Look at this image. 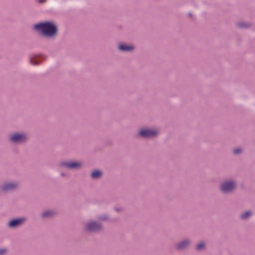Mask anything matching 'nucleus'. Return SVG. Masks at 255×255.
I'll return each mask as SVG.
<instances>
[{"label": "nucleus", "mask_w": 255, "mask_h": 255, "mask_svg": "<svg viewBox=\"0 0 255 255\" xmlns=\"http://www.w3.org/2000/svg\"><path fill=\"white\" fill-rule=\"evenodd\" d=\"M34 28L45 36H52L56 34L57 28L51 22H47L34 25Z\"/></svg>", "instance_id": "nucleus-1"}, {"label": "nucleus", "mask_w": 255, "mask_h": 255, "mask_svg": "<svg viewBox=\"0 0 255 255\" xmlns=\"http://www.w3.org/2000/svg\"><path fill=\"white\" fill-rule=\"evenodd\" d=\"M157 134V131L149 128H144L139 131V134L143 137H152Z\"/></svg>", "instance_id": "nucleus-2"}, {"label": "nucleus", "mask_w": 255, "mask_h": 255, "mask_svg": "<svg viewBox=\"0 0 255 255\" xmlns=\"http://www.w3.org/2000/svg\"><path fill=\"white\" fill-rule=\"evenodd\" d=\"M10 139L11 141L14 142H21L26 140V136L24 134L15 133L10 136Z\"/></svg>", "instance_id": "nucleus-3"}, {"label": "nucleus", "mask_w": 255, "mask_h": 255, "mask_svg": "<svg viewBox=\"0 0 255 255\" xmlns=\"http://www.w3.org/2000/svg\"><path fill=\"white\" fill-rule=\"evenodd\" d=\"M235 184L234 182L228 181L226 182L221 185V190L224 192H228L231 191L234 189Z\"/></svg>", "instance_id": "nucleus-4"}, {"label": "nucleus", "mask_w": 255, "mask_h": 255, "mask_svg": "<svg viewBox=\"0 0 255 255\" xmlns=\"http://www.w3.org/2000/svg\"><path fill=\"white\" fill-rule=\"evenodd\" d=\"M62 165L69 169L78 168L81 166L82 164L77 162H68L62 163Z\"/></svg>", "instance_id": "nucleus-5"}, {"label": "nucleus", "mask_w": 255, "mask_h": 255, "mask_svg": "<svg viewBox=\"0 0 255 255\" xmlns=\"http://www.w3.org/2000/svg\"><path fill=\"white\" fill-rule=\"evenodd\" d=\"M101 225L95 222H90L87 225V230L89 231H98L100 229Z\"/></svg>", "instance_id": "nucleus-6"}, {"label": "nucleus", "mask_w": 255, "mask_h": 255, "mask_svg": "<svg viewBox=\"0 0 255 255\" xmlns=\"http://www.w3.org/2000/svg\"><path fill=\"white\" fill-rule=\"evenodd\" d=\"M24 221V219L23 218L11 220L9 222L8 226L10 227H15L20 225Z\"/></svg>", "instance_id": "nucleus-7"}, {"label": "nucleus", "mask_w": 255, "mask_h": 255, "mask_svg": "<svg viewBox=\"0 0 255 255\" xmlns=\"http://www.w3.org/2000/svg\"><path fill=\"white\" fill-rule=\"evenodd\" d=\"M17 186V184L14 183H5L2 187V189L3 191H6L15 188Z\"/></svg>", "instance_id": "nucleus-8"}, {"label": "nucleus", "mask_w": 255, "mask_h": 255, "mask_svg": "<svg viewBox=\"0 0 255 255\" xmlns=\"http://www.w3.org/2000/svg\"><path fill=\"white\" fill-rule=\"evenodd\" d=\"M119 48L123 51H130L133 49V47L130 45H127L124 44H121L119 45Z\"/></svg>", "instance_id": "nucleus-9"}, {"label": "nucleus", "mask_w": 255, "mask_h": 255, "mask_svg": "<svg viewBox=\"0 0 255 255\" xmlns=\"http://www.w3.org/2000/svg\"><path fill=\"white\" fill-rule=\"evenodd\" d=\"M189 244V242L187 240H184L181 243H180L177 245V248L179 249H183L185 248L186 247H187Z\"/></svg>", "instance_id": "nucleus-10"}, {"label": "nucleus", "mask_w": 255, "mask_h": 255, "mask_svg": "<svg viewBox=\"0 0 255 255\" xmlns=\"http://www.w3.org/2000/svg\"><path fill=\"white\" fill-rule=\"evenodd\" d=\"M102 175L101 171L99 170L94 171L91 174L92 177L93 178H98L100 177Z\"/></svg>", "instance_id": "nucleus-11"}, {"label": "nucleus", "mask_w": 255, "mask_h": 255, "mask_svg": "<svg viewBox=\"0 0 255 255\" xmlns=\"http://www.w3.org/2000/svg\"><path fill=\"white\" fill-rule=\"evenodd\" d=\"M252 215V212L247 211L241 215V218L243 219H246Z\"/></svg>", "instance_id": "nucleus-12"}, {"label": "nucleus", "mask_w": 255, "mask_h": 255, "mask_svg": "<svg viewBox=\"0 0 255 255\" xmlns=\"http://www.w3.org/2000/svg\"><path fill=\"white\" fill-rule=\"evenodd\" d=\"M205 247V244L204 243H201L198 244L196 246V249L198 250H201Z\"/></svg>", "instance_id": "nucleus-13"}, {"label": "nucleus", "mask_w": 255, "mask_h": 255, "mask_svg": "<svg viewBox=\"0 0 255 255\" xmlns=\"http://www.w3.org/2000/svg\"><path fill=\"white\" fill-rule=\"evenodd\" d=\"M52 214V212L51 211H47L44 212L42 214V216L44 217H49V216H51Z\"/></svg>", "instance_id": "nucleus-14"}, {"label": "nucleus", "mask_w": 255, "mask_h": 255, "mask_svg": "<svg viewBox=\"0 0 255 255\" xmlns=\"http://www.w3.org/2000/svg\"><path fill=\"white\" fill-rule=\"evenodd\" d=\"M38 62H39L38 61H37L36 60H33L32 59H30V63L31 64H32L33 65H37Z\"/></svg>", "instance_id": "nucleus-15"}, {"label": "nucleus", "mask_w": 255, "mask_h": 255, "mask_svg": "<svg viewBox=\"0 0 255 255\" xmlns=\"http://www.w3.org/2000/svg\"><path fill=\"white\" fill-rule=\"evenodd\" d=\"M241 152V150L240 149L237 148L234 150V153L235 154H238Z\"/></svg>", "instance_id": "nucleus-16"}, {"label": "nucleus", "mask_w": 255, "mask_h": 255, "mask_svg": "<svg viewBox=\"0 0 255 255\" xmlns=\"http://www.w3.org/2000/svg\"><path fill=\"white\" fill-rule=\"evenodd\" d=\"M6 252V250L4 249H0V255H2Z\"/></svg>", "instance_id": "nucleus-17"}, {"label": "nucleus", "mask_w": 255, "mask_h": 255, "mask_svg": "<svg viewBox=\"0 0 255 255\" xmlns=\"http://www.w3.org/2000/svg\"><path fill=\"white\" fill-rule=\"evenodd\" d=\"M240 26L242 27H247V24H241L240 25Z\"/></svg>", "instance_id": "nucleus-18"}, {"label": "nucleus", "mask_w": 255, "mask_h": 255, "mask_svg": "<svg viewBox=\"0 0 255 255\" xmlns=\"http://www.w3.org/2000/svg\"><path fill=\"white\" fill-rule=\"evenodd\" d=\"M40 3H43L46 1V0H38Z\"/></svg>", "instance_id": "nucleus-19"}]
</instances>
